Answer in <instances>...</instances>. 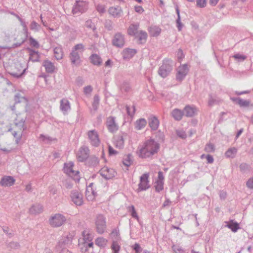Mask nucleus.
Instances as JSON below:
<instances>
[{"mask_svg": "<svg viewBox=\"0 0 253 253\" xmlns=\"http://www.w3.org/2000/svg\"><path fill=\"white\" fill-rule=\"evenodd\" d=\"M160 148V144L154 139H150L140 144L136 150V154L142 159L152 158L158 153Z\"/></svg>", "mask_w": 253, "mask_h": 253, "instance_id": "1", "label": "nucleus"}, {"mask_svg": "<svg viewBox=\"0 0 253 253\" xmlns=\"http://www.w3.org/2000/svg\"><path fill=\"white\" fill-rule=\"evenodd\" d=\"M84 50L85 46L83 43L77 44L73 47L69 54V58L72 65L79 66L81 64V56Z\"/></svg>", "mask_w": 253, "mask_h": 253, "instance_id": "2", "label": "nucleus"}, {"mask_svg": "<svg viewBox=\"0 0 253 253\" xmlns=\"http://www.w3.org/2000/svg\"><path fill=\"white\" fill-rule=\"evenodd\" d=\"M172 70V61L171 60L165 59L162 65L158 70L159 75L162 78L167 77Z\"/></svg>", "mask_w": 253, "mask_h": 253, "instance_id": "3", "label": "nucleus"}, {"mask_svg": "<svg viewBox=\"0 0 253 253\" xmlns=\"http://www.w3.org/2000/svg\"><path fill=\"white\" fill-rule=\"evenodd\" d=\"M95 225L96 232L99 234L104 233L106 228V220L105 217L101 214H97L95 219Z\"/></svg>", "mask_w": 253, "mask_h": 253, "instance_id": "4", "label": "nucleus"}, {"mask_svg": "<svg viewBox=\"0 0 253 253\" xmlns=\"http://www.w3.org/2000/svg\"><path fill=\"white\" fill-rule=\"evenodd\" d=\"M66 218L60 213H56L50 216L49 218V223L52 227H59L65 223Z\"/></svg>", "mask_w": 253, "mask_h": 253, "instance_id": "5", "label": "nucleus"}, {"mask_svg": "<svg viewBox=\"0 0 253 253\" xmlns=\"http://www.w3.org/2000/svg\"><path fill=\"white\" fill-rule=\"evenodd\" d=\"M88 8V3L83 0H77L73 6L72 13L79 15L87 11Z\"/></svg>", "mask_w": 253, "mask_h": 253, "instance_id": "6", "label": "nucleus"}, {"mask_svg": "<svg viewBox=\"0 0 253 253\" xmlns=\"http://www.w3.org/2000/svg\"><path fill=\"white\" fill-rule=\"evenodd\" d=\"M87 136L90 145L94 147H98L100 143L98 132L95 129L88 130Z\"/></svg>", "mask_w": 253, "mask_h": 253, "instance_id": "7", "label": "nucleus"}, {"mask_svg": "<svg viewBox=\"0 0 253 253\" xmlns=\"http://www.w3.org/2000/svg\"><path fill=\"white\" fill-rule=\"evenodd\" d=\"M70 198L72 202L77 206H81L84 204L83 195L78 190H73L71 191Z\"/></svg>", "mask_w": 253, "mask_h": 253, "instance_id": "8", "label": "nucleus"}, {"mask_svg": "<svg viewBox=\"0 0 253 253\" xmlns=\"http://www.w3.org/2000/svg\"><path fill=\"white\" fill-rule=\"evenodd\" d=\"M148 178L149 174L148 173H144L140 176L138 188L137 189V192L146 190L150 187Z\"/></svg>", "mask_w": 253, "mask_h": 253, "instance_id": "9", "label": "nucleus"}, {"mask_svg": "<svg viewBox=\"0 0 253 253\" xmlns=\"http://www.w3.org/2000/svg\"><path fill=\"white\" fill-rule=\"evenodd\" d=\"M73 237L74 236L71 233L63 236L59 241L56 246V249H60L62 247H69L72 244Z\"/></svg>", "mask_w": 253, "mask_h": 253, "instance_id": "10", "label": "nucleus"}, {"mask_svg": "<svg viewBox=\"0 0 253 253\" xmlns=\"http://www.w3.org/2000/svg\"><path fill=\"white\" fill-rule=\"evenodd\" d=\"M189 71L187 65L185 64L179 66L176 69V80L181 82L186 76Z\"/></svg>", "mask_w": 253, "mask_h": 253, "instance_id": "11", "label": "nucleus"}, {"mask_svg": "<svg viewBox=\"0 0 253 253\" xmlns=\"http://www.w3.org/2000/svg\"><path fill=\"white\" fill-rule=\"evenodd\" d=\"M26 70V68L23 66L22 63L17 62L15 63L14 68L10 74L12 76L19 78L22 76Z\"/></svg>", "mask_w": 253, "mask_h": 253, "instance_id": "12", "label": "nucleus"}, {"mask_svg": "<svg viewBox=\"0 0 253 253\" xmlns=\"http://www.w3.org/2000/svg\"><path fill=\"white\" fill-rule=\"evenodd\" d=\"M125 43V36L121 33H116L112 40V44L117 47H122Z\"/></svg>", "mask_w": 253, "mask_h": 253, "instance_id": "13", "label": "nucleus"}, {"mask_svg": "<svg viewBox=\"0 0 253 253\" xmlns=\"http://www.w3.org/2000/svg\"><path fill=\"white\" fill-rule=\"evenodd\" d=\"M89 150L86 146L81 147L77 154V157L79 161L84 162L89 156Z\"/></svg>", "mask_w": 253, "mask_h": 253, "instance_id": "14", "label": "nucleus"}, {"mask_svg": "<svg viewBox=\"0 0 253 253\" xmlns=\"http://www.w3.org/2000/svg\"><path fill=\"white\" fill-rule=\"evenodd\" d=\"M60 109L64 115H67L71 110V104L67 98H64L60 100Z\"/></svg>", "mask_w": 253, "mask_h": 253, "instance_id": "15", "label": "nucleus"}, {"mask_svg": "<svg viewBox=\"0 0 253 253\" xmlns=\"http://www.w3.org/2000/svg\"><path fill=\"white\" fill-rule=\"evenodd\" d=\"M106 126L109 131L111 132H114L118 130L119 126L115 122V117H109L107 119Z\"/></svg>", "mask_w": 253, "mask_h": 253, "instance_id": "16", "label": "nucleus"}, {"mask_svg": "<svg viewBox=\"0 0 253 253\" xmlns=\"http://www.w3.org/2000/svg\"><path fill=\"white\" fill-rule=\"evenodd\" d=\"M100 174L106 179H110L115 176V171L113 169L104 167L100 170Z\"/></svg>", "mask_w": 253, "mask_h": 253, "instance_id": "17", "label": "nucleus"}, {"mask_svg": "<svg viewBox=\"0 0 253 253\" xmlns=\"http://www.w3.org/2000/svg\"><path fill=\"white\" fill-rule=\"evenodd\" d=\"M73 166L74 163L72 162L65 163L64 167V172L71 176L77 175L79 173V171L74 170L73 169Z\"/></svg>", "mask_w": 253, "mask_h": 253, "instance_id": "18", "label": "nucleus"}, {"mask_svg": "<svg viewBox=\"0 0 253 253\" xmlns=\"http://www.w3.org/2000/svg\"><path fill=\"white\" fill-rule=\"evenodd\" d=\"M93 185L92 183H90L87 187L85 192L86 199L89 201H92L97 195L96 192L93 189Z\"/></svg>", "mask_w": 253, "mask_h": 253, "instance_id": "19", "label": "nucleus"}, {"mask_svg": "<svg viewBox=\"0 0 253 253\" xmlns=\"http://www.w3.org/2000/svg\"><path fill=\"white\" fill-rule=\"evenodd\" d=\"M108 12L114 18H120L122 16L123 11L120 6L110 7Z\"/></svg>", "mask_w": 253, "mask_h": 253, "instance_id": "20", "label": "nucleus"}, {"mask_svg": "<svg viewBox=\"0 0 253 253\" xmlns=\"http://www.w3.org/2000/svg\"><path fill=\"white\" fill-rule=\"evenodd\" d=\"M136 52L137 51L135 49L126 48L123 50L122 54L124 59H130L134 56Z\"/></svg>", "mask_w": 253, "mask_h": 253, "instance_id": "21", "label": "nucleus"}, {"mask_svg": "<svg viewBox=\"0 0 253 253\" xmlns=\"http://www.w3.org/2000/svg\"><path fill=\"white\" fill-rule=\"evenodd\" d=\"M42 66L44 67L46 72L48 73H53L56 70L54 63L47 59L43 61Z\"/></svg>", "mask_w": 253, "mask_h": 253, "instance_id": "22", "label": "nucleus"}, {"mask_svg": "<svg viewBox=\"0 0 253 253\" xmlns=\"http://www.w3.org/2000/svg\"><path fill=\"white\" fill-rule=\"evenodd\" d=\"M14 125L18 130L23 131L25 129V119L21 117L20 115H17L14 120Z\"/></svg>", "mask_w": 253, "mask_h": 253, "instance_id": "23", "label": "nucleus"}, {"mask_svg": "<svg viewBox=\"0 0 253 253\" xmlns=\"http://www.w3.org/2000/svg\"><path fill=\"white\" fill-rule=\"evenodd\" d=\"M15 181L13 177L5 176L1 179L0 184L2 186H10L14 184Z\"/></svg>", "mask_w": 253, "mask_h": 253, "instance_id": "24", "label": "nucleus"}, {"mask_svg": "<svg viewBox=\"0 0 253 253\" xmlns=\"http://www.w3.org/2000/svg\"><path fill=\"white\" fill-rule=\"evenodd\" d=\"M183 112L186 117H192L196 114V108L194 106L187 105L185 107Z\"/></svg>", "mask_w": 253, "mask_h": 253, "instance_id": "25", "label": "nucleus"}, {"mask_svg": "<svg viewBox=\"0 0 253 253\" xmlns=\"http://www.w3.org/2000/svg\"><path fill=\"white\" fill-rule=\"evenodd\" d=\"M139 24H131L127 29V34L130 36H135L138 33Z\"/></svg>", "mask_w": 253, "mask_h": 253, "instance_id": "26", "label": "nucleus"}, {"mask_svg": "<svg viewBox=\"0 0 253 253\" xmlns=\"http://www.w3.org/2000/svg\"><path fill=\"white\" fill-rule=\"evenodd\" d=\"M42 211V206L39 204L33 205L29 209V212L33 214H39L41 213Z\"/></svg>", "mask_w": 253, "mask_h": 253, "instance_id": "27", "label": "nucleus"}, {"mask_svg": "<svg viewBox=\"0 0 253 253\" xmlns=\"http://www.w3.org/2000/svg\"><path fill=\"white\" fill-rule=\"evenodd\" d=\"M225 226L230 229L234 233L240 228L239 224L237 222H234L233 220H231L229 222H225Z\"/></svg>", "mask_w": 253, "mask_h": 253, "instance_id": "28", "label": "nucleus"}, {"mask_svg": "<svg viewBox=\"0 0 253 253\" xmlns=\"http://www.w3.org/2000/svg\"><path fill=\"white\" fill-rule=\"evenodd\" d=\"M149 125L152 130H155L159 126V121L156 117H151L149 119Z\"/></svg>", "mask_w": 253, "mask_h": 253, "instance_id": "29", "label": "nucleus"}, {"mask_svg": "<svg viewBox=\"0 0 253 253\" xmlns=\"http://www.w3.org/2000/svg\"><path fill=\"white\" fill-rule=\"evenodd\" d=\"M231 99L241 107H248L250 103L249 101L244 100L239 97H231Z\"/></svg>", "mask_w": 253, "mask_h": 253, "instance_id": "30", "label": "nucleus"}, {"mask_svg": "<svg viewBox=\"0 0 253 253\" xmlns=\"http://www.w3.org/2000/svg\"><path fill=\"white\" fill-rule=\"evenodd\" d=\"M114 144L116 147L122 149L124 146V138L122 135H118L115 138Z\"/></svg>", "mask_w": 253, "mask_h": 253, "instance_id": "31", "label": "nucleus"}, {"mask_svg": "<svg viewBox=\"0 0 253 253\" xmlns=\"http://www.w3.org/2000/svg\"><path fill=\"white\" fill-rule=\"evenodd\" d=\"M172 117L176 121H180L182 119L184 112L178 109H174L171 113Z\"/></svg>", "mask_w": 253, "mask_h": 253, "instance_id": "32", "label": "nucleus"}, {"mask_svg": "<svg viewBox=\"0 0 253 253\" xmlns=\"http://www.w3.org/2000/svg\"><path fill=\"white\" fill-rule=\"evenodd\" d=\"M146 120L145 119L141 118L135 122L134 127L137 130H141L146 126Z\"/></svg>", "mask_w": 253, "mask_h": 253, "instance_id": "33", "label": "nucleus"}, {"mask_svg": "<svg viewBox=\"0 0 253 253\" xmlns=\"http://www.w3.org/2000/svg\"><path fill=\"white\" fill-rule=\"evenodd\" d=\"M53 51L54 56L57 60H61L63 58L64 53L62 48L61 46L55 47L54 48Z\"/></svg>", "mask_w": 253, "mask_h": 253, "instance_id": "34", "label": "nucleus"}, {"mask_svg": "<svg viewBox=\"0 0 253 253\" xmlns=\"http://www.w3.org/2000/svg\"><path fill=\"white\" fill-rule=\"evenodd\" d=\"M135 37L136 38L138 39L140 43H142L145 42L147 37V34L145 31H140Z\"/></svg>", "mask_w": 253, "mask_h": 253, "instance_id": "35", "label": "nucleus"}, {"mask_svg": "<svg viewBox=\"0 0 253 253\" xmlns=\"http://www.w3.org/2000/svg\"><path fill=\"white\" fill-rule=\"evenodd\" d=\"M237 153V149L235 147H232L228 149L225 152V155L228 158H234Z\"/></svg>", "mask_w": 253, "mask_h": 253, "instance_id": "36", "label": "nucleus"}, {"mask_svg": "<svg viewBox=\"0 0 253 253\" xmlns=\"http://www.w3.org/2000/svg\"><path fill=\"white\" fill-rule=\"evenodd\" d=\"M123 164L127 167H129L132 163V156L131 154H128L124 156L123 160Z\"/></svg>", "mask_w": 253, "mask_h": 253, "instance_id": "37", "label": "nucleus"}, {"mask_svg": "<svg viewBox=\"0 0 253 253\" xmlns=\"http://www.w3.org/2000/svg\"><path fill=\"white\" fill-rule=\"evenodd\" d=\"M108 240L103 237H98L95 241V244L100 247H105L107 244Z\"/></svg>", "mask_w": 253, "mask_h": 253, "instance_id": "38", "label": "nucleus"}, {"mask_svg": "<svg viewBox=\"0 0 253 253\" xmlns=\"http://www.w3.org/2000/svg\"><path fill=\"white\" fill-rule=\"evenodd\" d=\"M22 92L16 93L14 95V101L15 103H19L23 101L27 102V99L22 95Z\"/></svg>", "mask_w": 253, "mask_h": 253, "instance_id": "39", "label": "nucleus"}, {"mask_svg": "<svg viewBox=\"0 0 253 253\" xmlns=\"http://www.w3.org/2000/svg\"><path fill=\"white\" fill-rule=\"evenodd\" d=\"M100 98L98 95L95 94L93 97V100L92 103V109L94 112H96L99 105Z\"/></svg>", "mask_w": 253, "mask_h": 253, "instance_id": "40", "label": "nucleus"}, {"mask_svg": "<svg viewBox=\"0 0 253 253\" xmlns=\"http://www.w3.org/2000/svg\"><path fill=\"white\" fill-rule=\"evenodd\" d=\"M91 62L95 65H100L101 63V58L97 54H92L90 57Z\"/></svg>", "mask_w": 253, "mask_h": 253, "instance_id": "41", "label": "nucleus"}, {"mask_svg": "<svg viewBox=\"0 0 253 253\" xmlns=\"http://www.w3.org/2000/svg\"><path fill=\"white\" fill-rule=\"evenodd\" d=\"M118 241H115V240H113L112 241L111 248L113 253H119L121 247L118 243Z\"/></svg>", "mask_w": 253, "mask_h": 253, "instance_id": "42", "label": "nucleus"}, {"mask_svg": "<svg viewBox=\"0 0 253 253\" xmlns=\"http://www.w3.org/2000/svg\"><path fill=\"white\" fill-rule=\"evenodd\" d=\"M22 131H21L20 130H19L17 131L14 130L12 132V134L15 138V142L16 144H18L21 139Z\"/></svg>", "mask_w": 253, "mask_h": 253, "instance_id": "43", "label": "nucleus"}, {"mask_svg": "<svg viewBox=\"0 0 253 253\" xmlns=\"http://www.w3.org/2000/svg\"><path fill=\"white\" fill-rule=\"evenodd\" d=\"M83 236L85 242H91L92 240V235L88 230H84L83 232Z\"/></svg>", "mask_w": 253, "mask_h": 253, "instance_id": "44", "label": "nucleus"}, {"mask_svg": "<svg viewBox=\"0 0 253 253\" xmlns=\"http://www.w3.org/2000/svg\"><path fill=\"white\" fill-rule=\"evenodd\" d=\"M39 54L38 51H35L33 50H31L30 54L29 59L33 62H37L39 61Z\"/></svg>", "mask_w": 253, "mask_h": 253, "instance_id": "45", "label": "nucleus"}, {"mask_svg": "<svg viewBox=\"0 0 253 253\" xmlns=\"http://www.w3.org/2000/svg\"><path fill=\"white\" fill-rule=\"evenodd\" d=\"M164 181L156 180L155 183V188L156 191L160 192L164 189Z\"/></svg>", "mask_w": 253, "mask_h": 253, "instance_id": "46", "label": "nucleus"}, {"mask_svg": "<svg viewBox=\"0 0 253 253\" xmlns=\"http://www.w3.org/2000/svg\"><path fill=\"white\" fill-rule=\"evenodd\" d=\"M127 210L130 213L132 217L135 218L138 221H139V217L137 215V213L135 211L134 206L131 205L127 208Z\"/></svg>", "mask_w": 253, "mask_h": 253, "instance_id": "47", "label": "nucleus"}, {"mask_svg": "<svg viewBox=\"0 0 253 253\" xmlns=\"http://www.w3.org/2000/svg\"><path fill=\"white\" fill-rule=\"evenodd\" d=\"M219 100L216 98L215 96H212L210 94L209 95V98L208 101V104L210 106H212L218 103Z\"/></svg>", "mask_w": 253, "mask_h": 253, "instance_id": "48", "label": "nucleus"}, {"mask_svg": "<svg viewBox=\"0 0 253 253\" xmlns=\"http://www.w3.org/2000/svg\"><path fill=\"white\" fill-rule=\"evenodd\" d=\"M111 235L113 240H115V241H119L121 239L119 230L117 229H113L111 232Z\"/></svg>", "mask_w": 253, "mask_h": 253, "instance_id": "49", "label": "nucleus"}, {"mask_svg": "<svg viewBox=\"0 0 253 253\" xmlns=\"http://www.w3.org/2000/svg\"><path fill=\"white\" fill-rule=\"evenodd\" d=\"M176 14L177 15V18L176 19V24H177V27L179 31H181L182 28V25L180 21V13H179V10L177 6L176 8Z\"/></svg>", "mask_w": 253, "mask_h": 253, "instance_id": "50", "label": "nucleus"}, {"mask_svg": "<svg viewBox=\"0 0 253 253\" xmlns=\"http://www.w3.org/2000/svg\"><path fill=\"white\" fill-rule=\"evenodd\" d=\"M161 31V30L160 28H159L158 27L155 26L154 27H151L150 28V32L152 36H157L160 34Z\"/></svg>", "mask_w": 253, "mask_h": 253, "instance_id": "51", "label": "nucleus"}, {"mask_svg": "<svg viewBox=\"0 0 253 253\" xmlns=\"http://www.w3.org/2000/svg\"><path fill=\"white\" fill-rule=\"evenodd\" d=\"M30 27L31 30L34 31L35 32H38L40 29L41 26L34 21L31 22Z\"/></svg>", "mask_w": 253, "mask_h": 253, "instance_id": "52", "label": "nucleus"}, {"mask_svg": "<svg viewBox=\"0 0 253 253\" xmlns=\"http://www.w3.org/2000/svg\"><path fill=\"white\" fill-rule=\"evenodd\" d=\"M29 41L30 42V44L31 46L36 47L37 48L40 47V44L38 41H37L33 37H30L29 38Z\"/></svg>", "mask_w": 253, "mask_h": 253, "instance_id": "53", "label": "nucleus"}, {"mask_svg": "<svg viewBox=\"0 0 253 253\" xmlns=\"http://www.w3.org/2000/svg\"><path fill=\"white\" fill-rule=\"evenodd\" d=\"M250 166L245 163L241 164L239 166V169L241 171L245 172L247 170H249L250 169Z\"/></svg>", "mask_w": 253, "mask_h": 253, "instance_id": "54", "label": "nucleus"}, {"mask_svg": "<svg viewBox=\"0 0 253 253\" xmlns=\"http://www.w3.org/2000/svg\"><path fill=\"white\" fill-rule=\"evenodd\" d=\"M205 150L208 153L214 152L215 150L214 145L211 143L207 144L205 147Z\"/></svg>", "mask_w": 253, "mask_h": 253, "instance_id": "55", "label": "nucleus"}, {"mask_svg": "<svg viewBox=\"0 0 253 253\" xmlns=\"http://www.w3.org/2000/svg\"><path fill=\"white\" fill-rule=\"evenodd\" d=\"M126 110L127 114L130 116H133L135 112V106L133 105L131 107H130L128 106H126Z\"/></svg>", "mask_w": 253, "mask_h": 253, "instance_id": "56", "label": "nucleus"}, {"mask_svg": "<svg viewBox=\"0 0 253 253\" xmlns=\"http://www.w3.org/2000/svg\"><path fill=\"white\" fill-rule=\"evenodd\" d=\"M7 247L11 249H17L20 247V245L17 242L12 241L8 244Z\"/></svg>", "mask_w": 253, "mask_h": 253, "instance_id": "57", "label": "nucleus"}, {"mask_svg": "<svg viewBox=\"0 0 253 253\" xmlns=\"http://www.w3.org/2000/svg\"><path fill=\"white\" fill-rule=\"evenodd\" d=\"M172 250L175 253H186L185 251L180 246L173 245Z\"/></svg>", "mask_w": 253, "mask_h": 253, "instance_id": "58", "label": "nucleus"}, {"mask_svg": "<svg viewBox=\"0 0 253 253\" xmlns=\"http://www.w3.org/2000/svg\"><path fill=\"white\" fill-rule=\"evenodd\" d=\"M233 57H234L238 61H240H240H243L244 60H245L247 58L246 56H245L244 55H243V54H235L233 56Z\"/></svg>", "mask_w": 253, "mask_h": 253, "instance_id": "59", "label": "nucleus"}, {"mask_svg": "<svg viewBox=\"0 0 253 253\" xmlns=\"http://www.w3.org/2000/svg\"><path fill=\"white\" fill-rule=\"evenodd\" d=\"M92 90L93 88L91 85H87L84 87V93L86 95H88L91 93Z\"/></svg>", "mask_w": 253, "mask_h": 253, "instance_id": "60", "label": "nucleus"}, {"mask_svg": "<svg viewBox=\"0 0 253 253\" xmlns=\"http://www.w3.org/2000/svg\"><path fill=\"white\" fill-rule=\"evenodd\" d=\"M131 248L135 251V253H140V252L142 251V249L139 244L136 243L132 246Z\"/></svg>", "mask_w": 253, "mask_h": 253, "instance_id": "61", "label": "nucleus"}, {"mask_svg": "<svg viewBox=\"0 0 253 253\" xmlns=\"http://www.w3.org/2000/svg\"><path fill=\"white\" fill-rule=\"evenodd\" d=\"M197 6L200 8L205 7L206 6V0H197Z\"/></svg>", "mask_w": 253, "mask_h": 253, "instance_id": "62", "label": "nucleus"}, {"mask_svg": "<svg viewBox=\"0 0 253 253\" xmlns=\"http://www.w3.org/2000/svg\"><path fill=\"white\" fill-rule=\"evenodd\" d=\"M176 134L177 136H178L179 137L184 139L186 137L187 135L186 134V132L182 129H178L176 130Z\"/></svg>", "mask_w": 253, "mask_h": 253, "instance_id": "63", "label": "nucleus"}, {"mask_svg": "<svg viewBox=\"0 0 253 253\" xmlns=\"http://www.w3.org/2000/svg\"><path fill=\"white\" fill-rule=\"evenodd\" d=\"M246 185L248 188L253 189V176L248 180Z\"/></svg>", "mask_w": 253, "mask_h": 253, "instance_id": "64", "label": "nucleus"}]
</instances>
